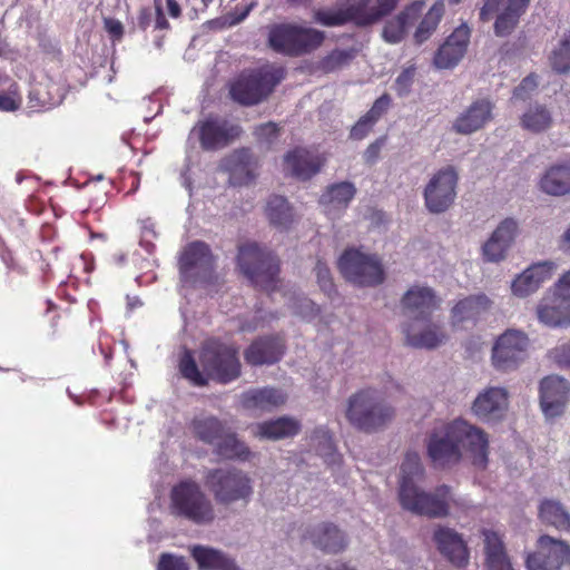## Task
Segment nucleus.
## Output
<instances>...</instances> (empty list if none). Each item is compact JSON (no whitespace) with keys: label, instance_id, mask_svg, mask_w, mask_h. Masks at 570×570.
Masks as SVG:
<instances>
[{"label":"nucleus","instance_id":"obj_1","mask_svg":"<svg viewBox=\"0 0 570 570\" xmlns=\"http://www.w3.org/2000/svg\"><path fill=\"white\" fill-rule=\"evenodd\" d=\"M428 455L438 468H448L460 462L461 450L472 458V463L480 468L488 464L489 439L484 431L464 420H454L434 431L428 441Z\"/></svg>","mask_w":570,"mask_h":570},{"label":"nucleus","instance_id":"obj_2","mask_svg":"<svg viewBox=\"0 0 570 570\" xmlns=\"http://www.w3.org/2000/svg\"><path fill=\"white\" fill-rule=\"evenodd\" d=\"M402 480L399 499L403 509L429 518H444L449 514L451 488L442 484L433 493L425 492L414 484V478L423 473L420 455L409 452L401 465Z\"/></svg>","mask_w":570,"mask_h":570},{"label":"nucleus","instance_id":"obj_3","mask_svg":"<svg viewBox=\"0 0 570 570\" xmlns=\"http://www.w3.org/2000/svg\"><path fill=\"white\" fill-rule=\"evenodd\" d=\"M239 348L233 343L220 338H208L203 342L199 351V363L208 380L228 384L242 374Z\"/></svg>","mask_w":570,"mask_h":570},{"label":"nucleus","instance_id":"obj_4","mask_svg":"<svg viewBox=\"0 0 570 570\" xmlns=\"http://www.w3.org/2000/svg\"><path fill=\"white\" fill-rule=\"evenodd\" d=\"M170 511L195 524H209L215 520V509L200 485L190 479L175 484L170 491Z\"/></svg>","mask_w":570,"mask_h":570},{"label":"nucleus","instance_id":"obj_5","mask_svg":"<svg viewBox=\"0 0 570 570\" xmlns=\"http://www.w3.org/2000/svg\"><path fill=\"white\" fill-rule=\"evenodd\" d=\"M394 413V409L387 405L375 390L366 389L350 397L346 419L356 429L373 432L387 424Z\"/></svg>","mask_w":570,"mask_h":570},{"label":"nucleus","instance_id":"obj_6","mask_svg":"<svg viewBox=\"0 0 570 570\" xmlns=\"http://www.w3.org/2000/svg\"><path fill=\"white\" fill-rule=\"evenodd\" d=\"M205 485L217 503L229 505L235 502L247 504L254 493L249 475L236 468H217L205 475Z\"/></svg>","mask_w":570,"mask_h":570},{"label":"nucleus","instance_id":"obj_7","mask_svg":"<svg viewBox=\"0 0 570 570\" xmlns=\"http://www.w3.org/2000/svg\"><path fill=\"white\" fill-rule=\"evenodd\" d=\"M324 39L323 31L292 23L276 24L268 35V43L273 50L293 57L317 49Z\"/></svg>","mask_w":570,"mask_h":570},{"label":"nucleus","instance_id":"obj_8","mask_svg":"<svg viewBox=\"0 0 570 570\" xmlns=\"http://www.w3.org/2000/svg\"><path fill=\"white\" fill-rule=\"evenodd\" d=\"M283 78V68L269 66L243 72L230 85L229 94L240 105H256L265 99Z\"/></svg>","mask_w":570,"mask_h":570},{"label":"nucleus","instance_id":"obj_9","mask_svg":"<svg viewBox=\"0 0 570 570\" xmlns=\"http://www.w3.org/2000/svg\"><path fill=\"white\" fill-rule=\"evenodd\" d=\"M237 266L255 287L268 293L278 288L279 259L272 252H238Z\"/></svg>","mask_w":570,"mask_h":570},{"label":"nucleus","instance_id":"obj_10","mask_svg":"<svg viewBox=\"0 0 570 570\" xmlns=\"http://www.w3.org/2000/svg\"><path fill=\"white\" fill-rule=\"evenodd\" d=\"M337 267L347 282L358 286H376L385 278L381 261L364 252H343Z\"/></svg>","mask_w":570,"mask_h":570},{"label":"nucleus","instance_id":"obj_11","mask_svg":"<svg viewBox=\"0 0 570 570\" xmlns=\"http://www.w3.org/2000/svg\"><path fill=\"white\" fill-rule=\"evenodd\" d=\"M537 316L541 323L551 327L570 325V271L541 298Z\"/></svg>","mask_w":570,"mask_h":570},{"label":"nucleus","instance_id":"obj_12","mask_svg":"<svg viewBox=\"0 0 570 570\" xmlns=\"http://www.w3.org/2000/svg\"><path fill=\"white\" fill-rule=\"evenodd\" d=\"M459 175L453 166H446L432 175L424 187V205L430 213L448 210L456 197Z\"/></svg>","mask_w":570,"mask_h":570},{"label":"nucleus","instance_id":"obj_13","mask_svg":"<svg viewBox=\"0 0 570 570\" xmlns=\"http://www.w3.org/2000/svg\"><path fill=\"white\" fill-rule=\"evenodd\" d=\"M181 281L190 285L210 286L218 283L212 252H183L178 259Z\"/></svg>","mask_w":570,"mask_h":570},{"label":"nucleus","instance_id":"obj_14","mask_svg":"<svg viewBox=\"0 0 570 570\" xmlns=\"http://www.w3.org/2000/svg\"><path fill=\"white\" fill-rule=\"evenodd\" d=\"M567 563H570V546L547 534L538 539L537 551L525 560L529 570H560Z\"/></svg>","mask_w":570,"mask_h":570},{"label":"nucleus","instance_id":"obj_15","mask_svg":"<svg viewBox=\"0 0 570 570\" xmlns=\"http://www.w3.org/2000/svg\"><path fill=\"white\" fill-rule=\"evenodd\" d=\"M528 336L517 330L505 331L497 340L492 350V363L497 370L508 371L517 367L525 357Z\"/></svg>","mask_w":570,"mask_h":570},{"label":"nucleus","instance_id":"obj_16","mask_svg":"<svg viewBox=\"0 0 570 570\" xmlns=\"http://www.w3.org/2000/svg\"><path fill=\"white\" fill-rule=\"evenodd\" d=\"M529 2L530 0H487L480 17L489 20L490 14L498 11L494 32L498 37H505L514 30Z\"/></svg>","mask_w":570,"mask_h":570},{"label":"nucleus","instance_id":"obj_17","mask_svg":"<svg viewBox=\"0 0 570 570\" xmlns=\"http://www.w3.org/2000/svg\"><path fill=\"white\" fill-rule=\"evenodd\" d=\"M284 338L278 334L262 335L244 350V360L250 366L273 365L285 354Z\"/></svg>","mask_w":570,"mask_h":570},{"label":"nucleus","instance_id":"obj_18","mask_svg":"<svg viewBox=\"0 0 570 570\" xmlns=\"http://www.w3.org/2000/svg\"><path fill=\"white\" fill-rule=\"evenodd\" d=\"M570 394L567 380L550 375L540 382L539 396L542 412L547 417H556L563 413Z\"/></svg>","mask_w":570,"mask_h":570},{"label":"nucleus","instance_id":"obj_19","mask_svg":"<svg viewBox=\"0 0 570 570\" xmlns=\"http://www.w3.org/2000/svg\"><path fill=\"white\" fill-rule=\"evenodd\" d=\"M197 129L200 145L206 150L224 148L240 134L239 126L218 117L199 122Z\"/></svg>","mask_w":570,"mask_h":570},{"label":"nucleus","instance_id":"obj_20","mask_svg":"<svg viewBox=\"0 0 570 570\" xmlns=\"http://www.w3.org/2000/svg\"><path fill=\"white\" fill-rule=\"evenodd\" d=\"M439 552L454 567L463 568L469 562V549L462 535L454 529L439 525L433 532Z\"/></svg>","mask_w":570,"mask_h":570},{"label":"nucleus","instance_id":"obj_21","mask_svg":"<svg viewBox=\"0 0 570 570\" xmlns=\"http://www.w3.org/2000/svg\"><path fill=\"white\" fill-rule=\"evenodd\" d=\"M220 167L228 173L234 186L248 185L256 178L257 161L247 148L233 151L222 160Z\"/></svg>","mask_w":570,"mask_h":570},{"label":"nucleus","instance_id":"obj_22","mask_svg":"<svg viewBox=\"0 0 570 570\" xmlns=\"http://www.w3.org/2000/svg\"><path fill=\"white\" fill-rule=\"evenodd\" d=\"M508 405L507 390L489 387L476 396L472 404V411L483 421H498L504 416Z\"/></svg>","mask_w":570,"mask_h":570},{"label":"nucleus","instance_id":"obj_23","mask_svg":"<svg viewBox=\"0 0 570 570\" xmlns=\"http://www.w3.org/2000/svg\"><path fill=\"white\" fill-rule=\"evenodd\" d=\"M470 39L468 26L458 27L439 48L434 57V65L439 69H450L463 58Z\"/></svg>","mask_w":570,"mask_h":570},{"label":"nucleus","instance_id":"obj_24","mask_svg":"<svg viewBox=\"0 0 570 570\" xmlns=\"http://www.w3.org/2000/svg\"><path fill=\"white\" fill-rule=\"evenodd\" d=\"M556 267V264L549 261L532 264L513 279L512 293L519 297L529 296L552 277Z\"/></svg>","mask_w":570,"mask_h":570},{"label":"nucleus","instance_id":"obj_25","mask_svg":"<svg viewBox=\"0 0 570 570\" xmlns=\"http://www.w3.org/2000/svg\"><path fill=\"white\" fill-rule=\"evenodd\" d=\"M493 104L488 99L473 101L453 122V129L470 135L482 129L492 119Z\"/></svg>","mask_w":570,"mask_h":570},{"label":"nucleus","instance_id":"obj_26","mask_svg":"<svg viewBox=\"0 0 570 570\" xmlns=\"http://www.w3.org/2000/svg\"><path fill=\"white\" fill-rule=\"evenodd\" d=\"M399 1L377 0V4H373L370 0H361L347 7L350 21L362 27L375 23L392 12Z\"/></svg>","mask_w":570,"mask_h":570},{"label":"nucleus","instance_id":"obj_27","mask_svg":"<svg viewBox=\"0 0 570 570\" xmlns=\"http://www.w3.org/2000/svg\"><path fill=\"white\" fill-rule=\"evenodd\" d=\"M421 322L413 321L404 327L403 332L407 345L416 348L432 350L446 340V334L440 325L429 323L419 328V323Z\"/></svg>","mask_w":570,"mask_h":570},{"label":"nucleus","instance_id":"obj_28","mask_svg":"<svg viewBox=\"0 0 570 570\" xmlns=\"http://www.w3.org/2000/svg\"><path fill=\"white\" fill-rule=\"evenodd\" d=\"M285 169L294 177L306 180L316 175L324 160L320 155L304 148H296L285 156Z\"/></svg>","mask_w":570,"mask_h":570},{"label":"nucleus","instance_id":"obj_29","mask_svg":"<svg viewBox=\"0 0 570 570\" xmlns=\"http://www.w3.org/2000/svg\"><path fill=\"white\" fill-rule=\"evenodd\" d=\"M287 395L272 386L250 389L240 396V403L246 410H259L271 412L285 404Z\"/></svg>","mask_w":570,"mask_h":570},{"label":"nucleus","instance_id":"obj_30","mask_svg":"<svg viewBox=\"0 0 570 570\" xmlns=\"http://www.w3.org/2000/svg\"><path fill=\"white\" fill-rule=\"evenodd\" d=\"M484 538L485 570H514L508 556L503 537L493 530H482Z\"/></svg>","mask_w":570,"mask_h":570},{"label":"nucleus","instance_id":"obj_31","mask_svg":"<svg viewBox=\"0 0 570 570\" xmlns=\"http://www.w3.org/2000/svg\"><path fill=\"white\" fill-rule=\"evenodd\" d=\"M402 305L415 315L414 321H426L438 307V302L431 288L413 286L403 295Z\"/></svg>","mask_w":570,"mask_h":570},{"label":"nucleus","instance_id":"obj_32","mask_svg":"<svg viewBox=\"0 0 570 570\" xmlns=\"http://www.w3.org/2000/svg\"><path fill=\"white\" fill-rule=\"evenodd\" d=\"M312 543L326 553H338L347 547V540L343 531L331 522H323L307 532Z\"/></svg>","mask_w":570,"mask_h":570},{"label":"nucleus","instance_id":"obj_33","mask_svg":"<svg viewBox=\"0 0 570 570\" xmlns=\"http://www.w3.org/2000/svg\"><path fill=\"white\" fill-rule=\"evenodd\" d=\"M355 194L356 187L353 183L341 181L326 188L320 198V204L327 215L338 216L347 208Z\"/></svg>","mask_w":570,"mask_h":570},{"label":"nucleus","instance_id":"obj_34","mask_svg":"<svg viewBox=\"0 0 570 570\" xmlns=\"http://www.w3.org/2000/svg\"><path fill=\"white\" fill-rule=\"evenodd\" d=\"M540 189L551 196H563L570 193V161L552 165L542 175Z\"/></svg>","mask_w":570,"mask_h":570},{"label":"nucleus","instance_id":"obj_35","mask_svg":"<svg viewBox=\"0 0 570 570\" xmlns=\"http://www.w3.org/2000/svg\"><path fill=\"white\" fill-rule=\"evenodd\" d=\"M491 301L484 294L471 295L459 301L451 311L452 325L475 322L490 307Z\"/></svg>","mask_w":570,"mask_h":570},{"label":"nucleus","instance_id":"obj_36","mask_svg":"<svg viewBox=\"0 0 570 570\" xmlns=\"http://www.w3.org/2000/svg\"><path fill=\"white\" fill-rule=\"evenodd\" d=\"M191 557L199 570H240L234 559L210 547L194 546Z\"/></svg>","mask_w":570,"mask_h":570},{"label":"nucleus","instance_id":"obj_37","mask_svg":"<svg viewBox=\"0 0 570 570\" xmlns=\"http://www.w3.org/2000/svg\"><path fill=\"white\" fill-rule=\"evenodd\" d=\"M301 423L296 419L282 416L276 420L265 421L257 425L256 434L262 439L282 440L298 434Z\"/></svg>","mask_w":570,"mask_h":570},{"label":"nucleus","instance_id":"obj_38","mask_svg":"<svg viewBox=\"0 0 570 570\" xmlns=\"http://www.w3.org/2000/svg\"><path fill=\"white\" fill-rule=\"evenodd\" d=\"M422 8V2H414L395 19L387 21L383 29L384 40L389 43H399L404 38L407 26L417 17Z\"/></svg>","mask_w":570,"mask_h":570},{"label":"nucleus","instance_id":"obj_39","mask_svg":"<svg viewBox=\"0 0 570 570\" xmlns=\"http://www.w3.org/2000/svg\"><path fill=\"white\" fill-rule=\"evenodd\" d=\"M191 433L206 444H216L226 430L225 424L214 415L195 416L190 422Z\"/></svg>","mask_w":570,"mask_h":570},{"label":"nucleus","instance_id":"obj_40","mask_svg":"<svg viewBox=\"0 0 570 570\" xmlns=\"http://www.w3.org/2000/svg\"><path fill=\"white\" fill-rule=\"evenodd\" d=\"M538 515L541 522L547 525L560 531H570V513L557 500H542L538 509Z\"/></svg>","mask_w":570,"mask_h":570},{"label":"nucleus","instance_id":"obj_41","mask_svg":"<svg viewBox=\"0 0 570 570\" xmlns=\"http://www.w3.org/2000/svg\"><path fill=\"white\" fill-rule=\"evenodd\" d=\"M519 234L518 222L514 218H505L497 226L482 249H508L514 245Z\"/></svg>","mask_w":570,"mask_h":570},{"label":"nucleus","instance_id":"obj_42","mask_svg":"<svg viewBox=\"0 0 570 570\" xmlns=\"http://www.w3.org/2000/svg\"><path fill=\"white\" fill-rule=\"evenodd\" d=\"M215 452L227 460L246 461L250 456L249 448L238 440L236 433L225 430L223 436L216 442Z\"/></svg>","mask_w":570,"mask_h":570},{"label":"nucleus","instance_id":"obj_43","mask_svg":"<svg viewBox=\"0 0 570 570\" xmlns=\"http://www.w3.org/2000/svg\"><path fill=\"white\" fill-rule=\"evenodd\" d=\"M552 116L550 110L542 105L530 106L521 117V126L532 132H541L551 127Z\"/></svg>","mask_w":570,"mask_h":570},{"label":"nucleus","instance_id":"obj_44","mask_svg":"<svg viewBox=\"0 0 570 570\" xmlns=\"http://www.w3.org/2000/svg\"><path fill=\"white\" fill-rule=\"evenodd\" d=\"M444 9L443 0H436L433 3L414 33V40L417 45L423 43L432 36L443 17Z\"/></svg>","mask_w":570,"mask_h":570},{"label":"nucleus","instance_id":"obj_45","mask_svg":"<svg viewBox=\"0 0 570 570\" xmlns=\"http://www.w3.org/2000/svg\"><path fill=\"white\" fill-rule=\"evenodd\" d=\"M266 214L271 223L279 228H286L293 222V210L286 198L272 196L266 206Z\"/></svg>","mask_w":570,"mask_h":570},{"label":"nucleus","instance_id":"obj_46","mask_svg":"<svg viewBox=\"0 0 570 570\" xmlns=\"http://www.w3.org/2000/svg\"><path fill=\"white\" fill-rule=\"evenodd\" d=\"M312 440L317 442V451L328 465L341 464L342 455L336 451L330 431L320 426L312 433Z\"/></svg>","mask_w":570,"mask_h":570},{"label":"nucleus","instance_id":"obj_47","mask_svg":"<svg viewBox=\"0 0 570 570\" xmlns=\"http://www.w3.org/2000/svg\"><path fill=\"white\" fill-rule=\"evenodd\" d=\"M178 368L181 376L195 386H206L208 376L199 371V367L189 350H186L179 358Z\"/></svg>","mask_w":570,"mask_h":570},{"label":"nucleus","instance_id":"obj_48","mask_svg":"<svg viewBox=\"0 0 570 570\" xmlns=\"http://www.w3.org/2000/svg\"><path fill=\"white\" fill-rule=\"evenodd\" d=\"M550 65L559 73L570 71V31L564 35L558 48L550 55Z\"/></svg>","mask_w":570,"mask_h":570},{"label":"nucleus","instance_id":"obj_49","mask_svg":"<svg viewBox=\"0 0 570 570\" xmlns=\"http://www.w3.org/2000/svg\"><path fill=\"white\" fill-rule=\"evenodd\" d=\"M353 58V50L335 49L321 60L320 68L324 72H333L347 66Z\"/></svg>","mask_w":570,"mask_h":570},{"label":"nucleus","instance_id":"obj_50","mask_svg":"<svg viewBox=\"0 0 570 570\" xmlns=\"http://www.w3.org/2000/svg\"><path fill=\"white\" fill-rule=\"evenodd\" d=\"M59 104L60 99H55L41 85L32 87L29 91L28 107L35 111L50 109Z\"/></svg>","mask_w":570,"mask_h":570},{"label":"nucleus","instance_id":"obj_51","mask_svg":"<svg viewBox=\"0 0 570 570\" xmlns=\"http://www.w3.org/2000/svg\"><path fill=\"white\" fill-rule=\"evenodd\" d=\"M315 20L326 27L345 24L350 22L347 7L335 10H318L315 13Z\"/></svg>","mask_w":570,"mask_h":570},{"label":"nucleus","instance_id":"obj_52","mask_svg":"<svg viewBox=\"0 0 570 570\" xmlns=\"http://www.w3.org/2000/svg\"><path fill=\"white\" fill-rule=\"evenodd\" d=\"M317 283L322 289L330 298H333L334 295L337 294L335 288V284L331 276L330 268L321 261H317L315 266Z\"/></svg>","mask_w":570,"mask_h":570},{"label":"nucleus","instance_id":"obj_53","mask_svg":"<svg viewBox=\"0 0 570 570\" xmlns=\"http://www.w3.org/2000/svg\"><path fill=\"white\" fill-rule=\"evenodd\" d=\"M415 69L413 67L405 68L396 77L394 81V90L400 97H405L410 94L413 85Z\"/></svg>","mask_w":570,"mask_h":570},{"label":"nucleus","instance_id":"obj_54","mask_svg":"<svg viewBox=\"0 0 570 570\" xmlns=\"http://www.w3.org/2000/svg\"><path fill=\"white\" fill-rule=\"evenodd\" d=\"M157 570H189L184 557L163 553L159 558Z\"/></svg>","mask_w":570,"mask_h":570},{"label":"nucleus","instance_id":"obj_55","mask_svg":"<svg viewBox=\"0 0 570 570\" xmlns=\"http://www.w3.org/2000/svg\"><path fill=\"white\" fill-rule=\"evenodd\" d=\"M537 87V77L530 75L525 77L518 87H515L512 98L515 100H527L528 98H530L532 92L535 91Z\"/></svg>","mask_w":570,"mask_h":570},{"label":"nucleus","instance_id":"obj_56","mask_svg":"<svg viewBox=\"0 0 570 570\" xmlns=\"http://www.w3.org/2000/svg\"><path fill=\"white\" fill-rule=\"evenodd\" d=\"M21 105V98L18 95L17 86L10 87L8 92L0 94V110L2 111H14Z\"/></svg>","mask_w":570,"mask_h":570},{"label":"nucleus","instance_id":"obj_57","mask_svg":"<svg viewBox=\"0 0 570 570\" xmlns=\"http://www.w3.org/2000/svg\"><path fill=\"white\" fill-rule=\"evenodd\" d=\"M158 238V234L155 229V223L150 218L141 220V236L140 245L144 247H155V240Z\"/></svg>","mask_w":570,"mask_h":570},{"label":"nucleus","instance_id":"obj_58","mask_svg":"<svg viewBox=\"0 0 570 570\" xmlns=\"http://www.w3.org/2000/svg\"><path fill=\"white\" fill-rule=\"evenodd\" d=\"M375 121L367 118L366 115L362 116L358 121L352 127L350 137L355 140L365 138L372 130Z\"/></svg>","mask_w":570,"mask_h":570},{"label":"nucleus","instance_id":"obj_59","mask_svg":"<svg viewBox=\"0 0 570 570\" xmlns=\"http://www.w3.org/2000/svg\"><path fill=\"white\" fill-rule=\"evenodd\" d=\"M256 137L266 144H272L278 135V128L274 122H266L255 129Z\"/></svg>","mask_w":570,"mask_h":570},{"label":"nucleus","instance_id":"obj_60","mask_svg":"<svg viewBox=\"0 0 570 570\" xmlns=\"http://www.w3.org/2000/svg\"><path fill=\"white\" fill-rule=\"evenodd\" d=\"M391 102V99L387 95H383L375 100L372 108L365 114L367 118H371L375 122L380 119V117L386 111Z\"/></svg>","mask_w":570,"mask_h":570},{"label":"nucleus","instance_id":"obj_61","mask_svg":"<svg viewBox=\"0 0 570 570\" xmlns=\"http://www.w3.org/2000/svg\"><path fill=\"white\" fill-rule=\"evenodd\" d=\"M385 144V137L377 138L374 142L367 146L363 154L364 161L373 165L377 161L381 150Z\"/></svg>","mask_w":570,"mask_h":570},{"label":"nucleus","instance_id":"obj_62","mask_svg":"<svg viewBox=\"0 0 570 570\" xmlns=\"http://www.w3.org/2000/svg\"><path fill=\"white\" fill-rule=\"evenodd\" d=\"M553 357L560 365L570 367V344H564L554 348Z\"/></svg>","mask_w":570,"mask_h":570},{"label":"nucleus","instance_id":"obj_63","mask_svg":"<svg viewBox=\"0 0 570 570\" xmlns=\"http://www.w3.org/2000/svg\"><path fill=\"white\" fill-rule=\"evenodd\" d=\"M106 30L115 38L120 39L124 35V27L119 20L108 18L105 19Z\"/></svg>","mask_w":570,"mask_h":570},{"label":"nucleus","instance_id":"obj_64","mask_svg":"<svg viewBox=\"0 0 570 570\" xmlns=\"http://www.w3.org/2000/svg\"><path fill=\"white\" fill-rule=\"evenodd\" d=\"M76 259L85 273H90L94 269V256L91 252H80Z\"/></svg>","mask_w":570,"mask_h":570}]
</instances>
